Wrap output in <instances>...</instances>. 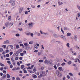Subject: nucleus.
I'll return each instance as SVG.
<instances>
[{"mask_svg":"<svg viewBox=\"0 0 80 80\" xmlns=\"http://www.w3.org/2000/svg\"><path fill=\"white\" fill-rule=\"evenodd\" d=\"M11 25V26H12L13 25V23H12V22H11L9 24V22H7L5 23V25H6V27H8V26H10Z\"/></svg>","mask_w":80,"mask_h":80,"instance_id":"f257e3e1","label":"nucleus"},{"mask_svg":"<svg viewBox=\"0 0 80 80\" xmlns=\"http://www.w3.org/2000/svg\"><path fill=\"white\" fill-rule=\"evenodd\" d=\"M56 73L57 75L59 77H61L62 76V74L59 71L57 70L56 71Z\"/></svg>","mask_w":80,"mask_h":80,"instance_id":"f03ea898","label":"nucleus"},{"mask_svg":"<svg viewBox=\"0 0 80 80\" xmlns=\"http://www.w3.org/2000/svg\"><path fill=\"white\" fill-rule=\"evenodd\" d=\"M9 3H12V6H13V5H15V0H10L9 2Z\"/></svg>","mask_w":80,"mask_h":80,"instance_id":"7ed1b4c3","label":"nucleus"},{"mask_svg":"<svg viewBox=\"0 0 80 80\" xmlns=\"http://www.w3.org/2000/svg\"><path fill=\"white\" fill-rule=\"evenodd\" d=\"M33 23L30 22L28 24V25L29 27H33Z\"/></svg>","mask_w":80,"mask_h":80,"instance_id":"20e7f679","label":"nucleus"},{"mask_svg":"<svg viewBox=\"0 0 80 80\" xmlns=\"http://www.w3.org/2000/svg\"><path fill=\"white\" fill-rule=\"evenodd\" d=\"M9 43V41L7 40L4 42V44L6 45V44H7V43Z\"/></svg>","mask_w":80,"mask_h":80,"instance_id":"39448f33","label":"nucleus"},{"mask_svg":"<svg viewBox=\"0 0 80 80\" xmlns=\"http://www.w3.org/2000/svg\"><path fill=\"white\" fill-rule=\"evenodd\" d=\"M22 52V49H19L18 51H17L16 52L17 53H20Z\"/></svg>","mask_w":80,"mask_h":80,"instance_id":"423d86ee","label":"nucleus"},{"mask_svg":"<svg viewBox=\"0 0 80 80\" xmlns=\"http://www.w3.org/2000/svg\"><path fill=\"white\" fill-rule=\"evenodd\" d=\"M79 59L78 58H76L75 59V61H74V62H75V63H77V62H78V60Z\"/></svg>","mask_w":80,"mask_h":80,"instance_id":"0eeeda50","label":"nucleus"},{"mask_svg":"<svg viewBox=\"0 0 80 80\" xmlns=\"http://www.w3.org/2000/svg\"><path fill=\"white\" fill-rule=\"evenodd\" d=\"M60 37H61V38H63V39H64V38H65V36H64L63 35H62Z\"/></svg>","mask_w":80,"mask_h":80,"instance_id":"6e6552de","label":"nucleus"},{"mask_svg":"<svg viewBox=\"0 0 80 80\" xmlns=\"http://www.w3.org/2000/svg\"><path fill=\"white\" fill-rule=\"evenodd\" d=\"M23 8H20L19 9V11L20 13H21V12L23 11Z\"/></svg>","mask_w":80,"mask_h":80,"instance_id":"1a4fd4ad","label":"nucleus"},{"mask_svg":"<svg viewBox=\"0 0 80 80\" xmlns=\"http://www.w3.org/2000/svg\"><path fill=\"white\" fill-rule=\"evenodd\" d=\"M48 62H49V61H48L47 59H46L45 60L44 63H48Z\"/></svg>","mask_w":80,"mask_h":80,"instance_id":"9d476101","label":"nucleus"},{"mask_svg":"<svg viewBox=\"0 0 80 80\" xmlns=\"http://www.w3.org/2000/svg\"><path fill=\"white\" fill-rule=\"evenodd\" d=\"M77 36H74V38L75 39V41H77Z\"/></svg>","mask_w":80,"mask_h":80,"instance_id":"9b49d317","label":"nucleus"},{"mask_svg":"<svg viewBox=\"0 0 80 80\" xmlns=\"http://www.w3.org/2000/svg\"><path fill=\"white\" fill-rule=\"evenodd\" d=\"M72 35V34L71 33H68L67 34V35L68 37L69 36H70Z\"/></svg>","mask_w":80,"mask_h":80,"instance_id":"f8f14e48","label":"nucleus"},{"mask_svg":"<svg viewBox=\"0 0 80 80\" xmlns=\"http://www.w3.org/2000/svg\"><path fill=\"white\" fill-rule=\"evenodd\" d=\"M42 74L43 76H45V73L44 72L42 71Z\"/></svg>","mask_w":80,"mask_h":80,"instance_id":"ddd939ff","label":"nucleus"},{"mask_svg":"<svg viewBox=\"0 0 80 80\" xmlns=\"http://www.w3.org/2000/svg\"><path fill=\"white\" fill-rule=\"evenodd\" d=\"M8 20L10 21L11 20L12 18H11V16H10L8 17Z\"/></svg>","mask_w":80,"mask_h":80,"instance_id":"4468645a","label":"nucleus"},{"mask_svg":"<svg viewBox=\"0 0 80 80\" xmlns=\"http://www.w3.org/2000/svg\"><path fill=\"white\" fill-rule=\"evenodd\" d=\"M53 37H55V38H57L58 37V36H57V34H54L53 35Z\"/></svg>","mask_w":80,"mask_h":80,"instance_id":"2eb2a0df","label":"nucleus"},{"mask_svg":"<svg viewBox=\"0 0 80 80\" xmlns=\"http://www.w3.org/2000/svg\"><path fill=\"white\" fill-rule=\"evenodd\" d=\"M33 78H37V76L36 75H34L33 76Z\"/></svg>","mask_w":80,"mask_h":80,"instance_id":"dca6fc26","label":"nucleus"},{"mask_svg":"<svg viewBox=\"0 0 80 80\" xmlns=\"http://www.w3.org/2000/svg\"><path fill=\"white\" fill-rule=\"evenodd\" d=\"M7 78H10V75L8 74H7Z\"/></svg>","mask_w":80,"mask_h":80,"instance_id":"f3484780","label":"nucleus"},{"mask_svg":"<svg viewBox=\"0 0 80 80\" xmlns=\"http://www.w3.org/2000/svg\"><path fill=\"white\" fill-rule=\"evenodd\" d=\"M24 68V65H22L21 66V69H23Z\"/></svg>","mask_w":80,"mask_h":80,"instance_id":"a211bd4d","label":"nucleus"},{"mask_svg":"<svg viewBox=\"0 0 80 80\" xmlns=\"http://www.w3.org/2000/svg\"><path fill=\"white\" fill-rule=\"evenodd\" d=\"M58 70H60V71H61L62 70V67H59L58 68Z\"/></svg>","mask_w":80,"mask_h":80,"instance_id":"6ab92c4d","label":"nucleus"},{"mask_svg":"<svg viewBox=\"0 0 80 80\" xmlns=\"http://www.w3.org/2000/svg\"><path fill=\"white\" fill-rule=\"evenodd\" d=\"M61 32H62V33H63V34H64L65 33H64L63 30L62 28H61Z\"/></svg>","mask_w":80,"mask_h":80,"instance_id":"aec40b11","label":"nucleus"},{"mask_svg":"<svg viewBox=\"0 0 80 80\" xmlns=\"http://www.w3.org/2000/svg\"><path fill=\"white\" fill-rule=\"evenodd\" d=\"M58 3H59V4L60 5H61L63 4V3L62 2H58Z\"/></svg>","mask_w":80,"mask_h":80,"instance_id":"412c9836","label":"nucleus"},{"mask_svg":"<svg viewBox=\"0 0 80 80\" xmlns=\"http://www.w3.org/2000/svg\"><path fill=\"white\" fill-rule=\"evenodd\" d=\"M24 46L25 47H28V44L27 43H24Z\"/></svg>","mask_w":80,"mask_h":80,"instance_id":"4be33fe9","label":"nucleus"},{"mask_svg":"<svg viewBox=\"0 0 80 80\" xmlns=\"http://www.w3.org/2000/svg\"><path fill=\"white\" fill-rule=\"evenodd\" d=\"M20 69V67H18V68H15V70H18Z\"/></svg>","mask_w":80,"mask_h":80,"instance_id":"5701e85b","label":"nucleus"},{"mask_svg":"<svg viewBox=\"0 0 80 80\" xmlns=\"http://www.w3.org/2000/svg\"><path fill=\"white\" fill-rule=\"evenodd\" d=\"M68 64L69 65H70V64H71L72 63V61H69L68 62Z\"/></svg>","mask_w":80,"mask_h":80,"instance_id":"b1692460","label":"nucleus"},{"mask_svg":"<svg viewBox=\"0 0 80 80\" xmlns=\"http://www.w3.org/2000/svg\"><path fill=\"white\" fill-rule=\"evenodd\" d=\"M47 63L48 65H50V64H52V62L49 61V62H48Z\"/></svg>","mask_w":80,"mask_h":80,"instance_id":"393cba45","label":"nucleus"},{"mask_svg":"<svg viewBox=\"0 0 80 80\" xmlns=\"http://www.w3.org/2000/svg\"><path fill=\"white\" fill-rule=\"evenodd\" d=\"M28 71L30 72L31 73H33V72L31 70H29Z\"/></svg>","mask_w":80,"mask_h":80,"instance_id":"a878e982","label":"nucleus"},{"mask_svg":"<svg viewBox=\"0 0 80 80\" xmlns=\"http://www.w3.org/2000/svg\"><path fill=\"white\" fill-rule=\"evenodd\" d=\"M3 51V48H0V52H2Z\"/></svg>","mask_w":80,"mask_h":80,"instance_id":"bb28decb","label":"nucleus"},{"mask_svg":"<svg viewBox=\"0 0 80 80\" xmlns=\"http://www.w3.org/2000/svg\"><path fill=\"white\" fill-rule=\"evenodd\" d=\"M0 65H1V66H2V67H4V66H5V65L2 63H0Z\"/></svg>","mask_w":80,"mask_h":80,"instance_id":"cd10ccee","label":"nucleus"},{"mask_svg":"<svg viewBox=\"0 0 80 80\" xmlns=\"http://www.w3.org/2000/svg\"><path fill=\"white\" fill-rule=\"evenodd\" d=\"M15 60H18V57H17L15 58Z\"/></svg>","mask_w":80,"mask_h":80,"instance_id":"c85d7f7f","label":"nucleus"},{"mask_svg":"<svg viewBox=\"0 0 80 80\" xmlns=\"http://www.w3.org/2000/svg\"><path fill=\"white\" fill-rule=\"evenodd\" d=\"M11 60L12 62H15V60L13 59V58H11Z\"/></svg>","mask_w":80,"mask_h":80,"instance_id":"c756f323","label":"nucleus"},{"mask_svg":"<svg viewBox=\"0 0 80 80\" xmlns=\"http://www.w3.org/2000/svg\"><path fill=\"white\" fill-rule=\"evenodd\" d=\"M33 71L34 72H36L37 71V70H36V68H34L33 69Z\"/></svg>","mask_w":80,"mask_h":80,"instance_id":"7c9ffc66","label":"nucleus"},{"mask_svg":"<svg viewBox=\"0 0 80 80\" xmlns=\"http://www.w3.org/2000/svg\"><path fill=\"white\" fill-rule=\"evenodd\" d=\"M69 75H70V76H71V77H72V76H73V74H72V73L71 72L69 73Z\"/></svg>","mask_w":80,"mask_h":80,"instance_id":"2f4dec72","label":"nucleus"},{"mask_svg":"<svg viewBox=\"0 0 80 80\" xmlns=\"http://www.w3.org/2000/svg\"><path fill=\"white\" fill-rule=\"evenodd\" d=\"M65 65V62H63L61 64V65H62V66H64V65Z\"/></svg>","mask_w":80,"mask_h":80,"instance_id":"473e14b6","label":"nucleus"},{"mask_svg":"<svg viewBox=\"0 0 80 80\" xmlns=\"http://www.w3.org/2000/svg\"><path fill=\"white\" fill-rule=\"evenodd\" d=\"M34 50H35V49H37V46H34Z\"/></svg>","mask_w":80,"mask_h":80,"instance_id":"72a5a7b5","label":"nucleus"},{"mask_svg":"<svg viewBox=\"0 0 80 80\" xmlns=\"http://www.w3.org/2000/svg\"><path fill=\"white\" fill-rule=\"evenodd\" d=\"M54 68L56 70L57 69V66L56 65H54Z\"/></svg>","mask_w":80,"mask_h":80,"instance_id":"f704fd0d","label":"nucleus"},{"mask_svg":"<svg viewBox=\"0 0 80 80\" xmlns=\"http://www.w3.org/2000/svg\"><path fill=\"white\" fill-rule=\"evenodd\" d=\"M23 72L24 73H27V70H24Z\"/></svg>","mask_w":80,"mask_h":80,"instance_id":"c9c22d12","label":"nucleus"},{"mask_svg":"<svg viewBox=\"0 0 80 80\" xmlns=\"http://www.w3.org/2000/svg\"><path fill=\"white\" fill-rule=\"evenodd\" d=\"M33 44V41H31L29 42V44L30 45H31V44Z\"/></svg>","mask_w":80,"mask_h":80,"instance_id":"e433bc0d","label":"nucleus"},{"mask_svg":"<svg viewBox=\"0 0 80 80\" xmlns=\"http://www.w3.org/2000/svg\"><path fill=\"white\" fill-rule=\"evenodd\" d=\"M7 63H8V64H9V65H11V62H10V61H7Z\"/></svg>","mask_w":80,"mask_h":80,"instance_id":"4c0bfd02","label":"nucleus"},{"mask_svg":"<svg viewBox=\"0 0 80 80\" xmlns=\"http://www.w3.org/2000/svg\"><path fill=\"white\" fill-rule=\"evenodd\" d=\"M7 47V46L5 45H4L3 46H2V47H3L4 48H6Z\"/></svg>","mask_w":80,"mask_h":80,"instance_id":"58836bf2","label":"nucleus"},{"mask_svg":"<svg viewBox=\"0 0 80 80\" xmlns=\"http://www.w3.org/2000/svg\"><path fill=\"white\" fill-rule=\"evenodd\" d=\"M67 78H68V79H70V76H69V75H67Z\"/></svg>","mask_w":80,"mask_h":80,"instance_id":"ea45409f","label":"nucleus"},{"mask_svg":"<svg viewBox=\"0 0 80 80\" xmlns=\"http://www.w3.org/2000/svg\"><path fill=\"white\" fill-rule=\"evenodd\" d=\"M64 30H67V27H64Z\"/></svg>","mask_w":80,"mask_h":80,"instance_id":"a19ab883","label":"nucleus"},{"mask_svg":"<svg viewBox=\"0 0 80 80\" xmlns=\"http://www.w3.org/2000/svg\"><path fill=\"white\" fill-rule=\"evenodd\" d=\"M9 54L10 56L12 55V54H13V52H10L9 53Z\"/></svg>","mask_w":80,"mask_h":80,"instance_id":"79ce46f5","label":"nucleus"},{"mask_svg":"<svg viewBox=\"0 0 80 80\" xmlns=\"http://www.w3.org/2000/svg\"><path fill=\"white\" fill-rule=\"evenodd\" d=\"M69 45H70V44L69 43H67V46L69 48Z\"/></svg>","mask_w":80,"mask_h":80,"instance_id":"37998d69","label":"nucleus"},{"mask_svg":"<svg viewBox=\"0 0 80 80\" xmlns=\"http://www.w3.org/2000/svg\"><path fill=\"white\" fill-rule=\"evenodd\" d=\"M3 72L4 73H7V71L5 70H3Z\"/></svg>","mask_w":80,"mask_h":80,"instance_id":"c03bdc74","label":"nucleus"},{"mask_svg":"<svg viewBox=\"0 0 80 80\" xmlns=\"http://www.w3.org/2000/svg\"><path fill=\"white\" fill-rule=\"evenodd\" d=\"M16 37H19L20 36V34H17L16 35Z\"/></svg>","mask_w":80,"mask_h":80,"instance_id":"a18cd8bd","label":"nucleus"},{"mask_svg":"<svg viewBox=\"0 0 80 80\" xmlns=\"http://www.w3.org/2000/svg\"><path fill=\"white\" fill-rule=\"evenodd\" d=\"M25 14L26 15H28V11H26L25 12Z\"/></svg>","mask_w":80,"mask_h":80,"instance_id":"49530a36","label":"nucleus"},{"mask_svg":"<svg viewBox=\"0 0 80 80\" xmlns=\"http://www.w3.org/2000/svg\"><path fill=\"white\" fill-rule=\"evenodd\" d=\"M6 56L7 57H9V54H7L6 55Z\"/></svg>","mask_w":80,"mask_h":80,"instance_id":"de8ad7c7","label":"nucleus"},{"mask_svg":"<svg viewBox=\"0 0 80 80\" xmlns=\"http://www.w3.org/2000/svg\"><path fill=\"white\" fill-rule=\"evenodd\" d=\"M16 47L17 48H19V45H16Z\"/></svg>","mask_w":80,"mask_h":80,"instance_id":"09e8293b","label":"nucleus"},{"mask_svg":"<svg viewBox=\"0 0 80 80\" xmlns=\"http://www.w3.org/2000/svg\"><path fill=\"white\" fill-rule=\"evenodd\" d=\"M31 65V64L29 63L28 64H26L27 66H30Z\"/></svg>","mask_w":80,"mask_h":80,"instance_id":"8fccbe9b","label":"nucleus"},{"mask_svg":"<svg viewBox=\"0 0 80 80\" xmlns=\"http://www.w3.org/2000/svg\"><path fill=\"white\" fill-rule=\"evenodd\" d=\"M16 79L17 80H20V78H17Z\"/></svg>","mask_w":80,"mask_h":80,"instance_id":"3c124183","label":"nucleus"},{"mask_svg":"<svg viewBox=\"0 0 80 80\" xmlns=\"http://www.w3.org/2000/svg\"><path fill=\"white\" fill-rule=\"evenodd\" d=\"M20 55L21 56H23V53H20Z\"/></svg>","mask_w":80,"mask_h":80,"instance_id":"603ef678","label":"nucleus"},{"mask_svg":"<svg viewBox=\"0 0 80 80\" xmlns=\"http://www.w3.org/2000/svg\"><path fill=\"white\" fill-rule=\"evenodd\" d=\"M33 67H34V65H32L31 66V68H33Z\"/></svg>","mask_w":80,"mask_h":80,"instance_id":"864d4df0","label":"nucleus"},{"mask_svg":"<svg viewBox=\"0 0 80 80\" xmlns=\"http://www.w3.org/2000/svg\"><path fill=\"white\" fill-rule=\"evenodd\" d=\"M43 62V60H39V62Z\"/></svg>","mask_w":80,"mask_h":80,"instance_id":"5fc2aeb1","label":"nucleus"},{"mask_svg":"<svg viewBox=\"0 0 80 80\" xmlns=\"http://www.w3.org/2000/svg\"><path fill=\"white\" fill-rule=\"evenodd\" d=\"M10 68H13V65H11L10 66Z\"/></svg>","mask_w":80,"mask_h":80,"instance_id":"6e6d98bb","label":"nucleus"},{"mask_svg":"<svg viewBox=\"0 0 80 80\" xmlns=\"http://www.w3.org/2000/svg\"><path fill=\"white\" fill-rule=\"evenodd\" d=\"M41 68V70H43V69H44V67H42Z\"/></svg>","mask_w":80,"mask_h":80,"instance_id":"4d7b16f0","label":"nucleus"},{"mask_svg":"<svg viewBox=\"0 0 80 80\" xmlns=\"http://www.w3.org/2000/svg\"><path fill=\"white\" fill-rule=\"evenodd\" d=\"M22 58H23V57H20L19 58V59L20 60H22Z\"/></svg>","mask_w":80,"mask_h":80,"instance_id":"13d9d810","label":"nucleus"},{"mask_svg":"<svg viewBox=\"0 0 80 80\" xmlns=\"http://www.w3.org/2000/svg\"><path fill=\"white\" fill-rule=\"evenodd\" d=\"M60 63H58V65H57V67H60Z\"/></svg>","mask_w":80,"mask_h":80,"instance_id":"bf43d9fd","label":"nucleus"},{"mask_svg":"<svg viewBox=\"0 0 80 80\" xmlns=\"http://www.w3.org/2000/svg\"><path fill=\"white\" fill-rule=\"evenodd\" d=\"M27 68H28V69H32L30 67H28Z\"/></svg>","mask_w":80,"mask_h":80,"instance_id":"052dcab7","label":"nucleus"},{"mask_svg":"<svg viewBox=\"0 0 80 80\" xmlns=\"http://www.w3.org/2000/svg\"><path fill=\"white\" fill-rule=\"evenodd\" d=\"M6 53H8V52H9V50H8V49H7L6 51Z\"/></svg>","mask_w":80,"mask_h":80,"instance_id":"680f3d73","label":"nucleus"},{"mask_svg":"<svg viewBox=\"0 0 80 80\" xmlns=\"http://www.w3.org/2000/svg\"><path fill=\"white\" fill-rule=\"evenodd\" d=\"M3 78H5L6 77V75L3 74Z\"/></svg>","mask_w":80,"mask_h":80,"instance_id":"e2e57ef3","label":"nucleus"},{"mask_svg":"<svg viewBox=\"0 0 80 80\" xmlns=\"http://www.w3.org/2000/svg\"><path fill=\"white\" fill-rule=\"evenodd\" d=\"M34 52H38V50H35V51H34Z\"/></svg>","mask_w":80,"mask_h":80,"instance_id":"0e129e2a","label":"nucleus"},{"mask_svg":"<svg viewBox=\"0 0 80 80\" xmlns=\"http://www.w3.org/2000/svg\"><path fill=\"white\" fill-rule=\"evenodd\" d=\"M6 60H10V58H6Z\"/></svg>","mask_w":80,"mask_h":80,"instance_id":"69168bd1","label":"nucleus"},{"mask_svg":"<svg viewBox=\"0 0 80 80\" xmlns=\"http://www.w3.org/2000/svg\"><path fill=\"white\" fill-rule=\"evenodd\" d=\"M0 75L1 76H3V73H2V72H1L0 73Z\"/></svg>","mask_w":80,"mask_h":80,"instance_id":"338daca9","label":"nucleus"},{"mask_svg":"<svg viewBox=\"0 0 80 80\" xmlns=\"http://www.w3.org/2000/svg\"><path fill=\"white\" fill-rule=\"evenodd\" d=\"M77 7H78V9H79L80 10V6H77Z\"/></svg>","mask_w":80,"mask_h":80,"instance_id":"774afa93","label":"nucleus"}]
</instances>
